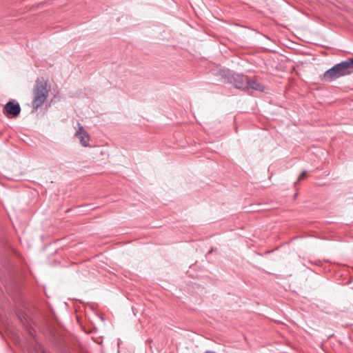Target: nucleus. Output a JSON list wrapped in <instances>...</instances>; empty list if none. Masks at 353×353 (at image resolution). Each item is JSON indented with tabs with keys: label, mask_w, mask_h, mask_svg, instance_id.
I'll return each instance as SVG.
<instances>
[{
	"label": "nucleus",
	"mask_w": 353,
	"mask_h": 353,
	"mask_svg": "<svg viewBox=\"0 0 353 353\" xmlns=\"http://www.w3.org/2000/svg\"><path fill=\"white\" fill-rule=\"evenodd\" d=\"M3 268L5 278L8 276L11 281L15 279L18 274V270L12 259L6 258L3 261L1 259V269ZM2 272L3 270H1Z\"/></svg>",
	"instance_id": "39448f33"
},
{
	"label": "nucleus",
	"mask_w": 353,
	"mask_h": 353,
	"mask_svg": "<svg viewBox=\"0 0 353 353\" xmlns=\"http://www.w3.org/2000/svg\"><path fill=\"white\" fill-rule=\"evenodd\" d=\"M307 174V171L306 170H303L301 173L299 174L298 180H303L305 177V175Z\"/></svg>",
	"instance_id": "6e6552de"
},
{
	"label": "nucleus",
	"mask_w": 353,
	"mask_h": 353,
	"mask_svg": "<svg viewBox=\"0 0 353 353\" xmlns=\"http://www.w3.org/2000/svg\"><path fill=\"white\" fill-rule=\"evenodd\" d=\"M21 111L20 103L14 99H10L3 107V113L8 118L19 117Z\"/></svg>",
	"instance_id": "20e7f679"
},
{
	"label": "nucleus",
	"mask_w": 353,
	"mask_h": 353,
	"mask_svg": "<svg viewBox=\"0 0 353 353\" xmlns=\"http://www.w3.org/2000/svg\"><path fill=\"white\" fill-rule=\"evenodd\" d=\"M245 90H252L260 92H264L265 90V86L259 82L256 79H252L250 77H248V81H246Z\"/></svg>",
	"instance_id": "0eeeda50"
},
{
	"label": "nucleus",
	"mask_w": 353,
	"mask_h": 353,
	"mask_svg": "<svg viewBox=\"0 0 353 353\" xmlns=\"http://www.w3.org/2000/svg\"><path fill=\"white\" fill-rule=\"evenodd\" d=\"M205 353H216V352L214 351L208 350V351H206Z\"/></svg>",
	"instance_id": "9d476101"
},
{
	"label": "nucleus",
	"mask_w": 353,
	"mask_h": 353,
	"mask_svg": "<svg viewBox=\"0 0 353 353\" xmlns=\"http://www.w3.org/2000/svg\"><path fill=\"white\" fill-rule=\"evenodd\" d=\"M1 208H3V203L2 202H1Z\"/></svg>",
	"instance_id": "4468645a"
},
{
	"label": "nucleus",
	"mask_w": 353,
	"mask_h": 353,
	"mask_svg": "<svg viewBox=\"0 0 353 353\" xmlns=\"http://www.w3.org/2000/svg\"><path fill=\"white\" fill-rule=\"evenodd\" d=\"M214 251H217V249H216V248L214 249V248H211V250H209V251L207 252V254H211V253H212V252H214Z\"/></svg>",
	"instance_id": "1a4fd4ad"
},
{
	"label": "nucleus",
	"mask_w": 353,
	"mask_h": 353,
	"mask_svg": "<svg viewBox=\"0 0 353 353\" xmlns=\"http://www.w3.org/2000/svg\"><path fill=\"white\" fill-rule=\"evenodd\" d=\"M42 353H50V352H47V351H46V350H43Z\"/></svg>",
	"instance_id": "f8f14e48"
},
{
	"label": "nucleus",
	"mask_w": 353,
	"mask_h": 353,
	"mask_svg": "<svg viewBox=\"0 0 353 353\" xmlns=\"http://www.w3.org/2000/svg\"><path fill=\"white\" fill-rule=\"evenodd\" d=\"M75 137L79 139L80 143L83 147H90L89 141L90 137L85 128L79 124V128L75 132Z\"/></svg>",
	"instance_id": "423d86ee"
},
{
	"label": "nucleus",
	"mask_w": 353,
	"mask_h": 353,
	"mask_svg": "<svg viewBox=\"0 0 353 353\" xmlns=\"http://www.w3.org/2000/svg\"><path fill=\"white\" fill-rule=\"evenodd\" d=\"M29 332H30V335H33V334H32L31 330H29Z\"/></svg>",
	"instance_id": "ddd939ff"
},
{
	"label": "nucleus",
	"mask_w": 353,
	"mask_h": 353,
	"mask_svg": "<svg viewBox=\"0 0 353 353\" xmlns=\"http://www.w3.org/2000/svg\"><path fill=\"white\" fill-rule=\"evenodd\" d=\"M48 97V90L46 89V83L40 81L39 79H37L34 88L32 112H34L42 106Z\"/></svg>",
	"instance_id": "7ed1b4c3"
},
{
	"label": "nucleus",
	"mask_w": 353,
	"mask_h": 353,
	"mask_svg": "<svg viewBox=\"0 0 353 353\" xmlns=\"http://www.w3.org/2000/svg\"><path fill=\"white\" fill-rule=\"evenodd\" d=\"M298 196V193L294 194V199L295 200Z\"/></svg>",
	"instance_id": "9b49d317"
},
{
	"label": "nucleus",
	"mask_w": 353,
	"mask_h": 353,
	"mask_svg": "<svg viewBox=\"0 0 353 353\" xmlns=\"http://www.w3.org/2000/svg\"><path fill=\"white\" fill-rule=\"evenodd\" d=\"M353 74V57H348L335 63L330 68L325 70L319 78L321 81L332 83L343 77Z\"/></svg>",
	"instance_id": "f257e3e1"
},
{
	"label": "nucleus",
	"mask_w": 353,
	"mask_h": 353,
	"mask_svg": "<svg viewBox=\"0 0 353 353\" xmlns=\"http://www.w3.org/2000/svg\"><path fill=\"white\" fill-rule=\"evenodd\" d=\"M217 74L223 79L224 83L232 84L236 89L245 90L249 76L235 72L225 67L219 68Z\"/></svg>",
	"instance_id": "f03ea898"
}]
</instances>
